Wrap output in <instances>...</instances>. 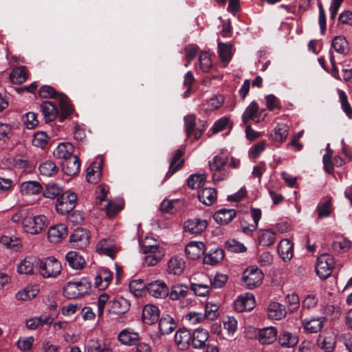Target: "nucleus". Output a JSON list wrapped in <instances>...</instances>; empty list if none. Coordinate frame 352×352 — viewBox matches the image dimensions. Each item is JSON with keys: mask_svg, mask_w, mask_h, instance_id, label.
<instances>
[{"mask_svg": "<svg viewBox=\"0 0 352 352\" xmlns=\"http://www.w3.org/2000/svg\"><path fill=\"white\" fill-rule=\"evenodd\" d=\"M91 285V282L87 277H83L79 280L69 281L63 287V294L69 299L77 298L87 293Z\"/></svg>", "mask_w": 352, "mask_h": 352, "instance_id": "1", "label": "nucleus"}, {"mask_svg": "<svg viewBox=\"0 0 352 352\" xmlns=\"http://www.w3.org/2000/svg\"><path fill=\"white\" fill-rule=\"evenodd\" d=\"M38 272L44 278H56L61 272L60 263L54 257L38 259Z\"/></svg>", "mask_w": 352, "mask_h": 352, "instance_id": "2", "label": "nucleus"}, {"mask_svg": "<svg viewBox=\"0 0 352 352\" xmlns=\"http://www.w3.org/2000/svg\"><path fill=\"white\" fill-rule=\"evenodd\" d=\"M24 230L31 234H38L47 226V219L44 215L28 216L22 220Z\"/></svg>", "mask_w": 352, "mask_h": 352, "instance_id": "3", "label": "nucleus"}, {"mask_svg": "<svg viewBox=\"0 0 352 352\" xmlns=\"http://www.w3.org/2000/svg\"><path fill=\"white\" fill-rule=\"evenodd\" d=\"M77 195L74 192H65L56 199V209L61 214L72 212L76 205Z\"/></svg>", "mask_w": 352, "mask_h": 352, "instance_id": "4", "label": "nucleus"}, {"mask_svg": "<svg viewBox=\"0 0 352 352\" xmlns=\"http://www.w3.org/2000/svg\"><path fill=\"white\" fill-rule=\"evenodd\" d=\"M265 109H260L258 104L255 101H252L245 108L242 115V121L245 124H247L250 120L259 123L265 119Z\"/></svg>", "mask_w": 352, "mask_h": 352, "instance_id": "5", "label": "nucleus"}, {"mask_svg": "<svg viewBox=\"0 0 352 352\" xmlns=\"http://www.w3.org/2000/svg\"><path fill=\"white\" fill-rule=\"evenodd\" d=\"M334 265L333 256L329 254H323L317 258L316 272L321 278H327L331 274Z\"/></svg>", "mask_w": 352, "mask_h": 352, "instance_id": "6", "label": "nucleus"}, {"mask_svg": "<svg viewBox=\"0 0 352 352\" xmlns=\"http://www.w3.org/2000/svg\"><path fill=\"white\" fill-rule=\"evenodd\" d=\"M142 252L146 255L144 262L148 266L155 265L164 256V252L158 245H143Z\"/></svg>", "mask_w": 352, "mask_h": 352, "instance_id": "7", "label": "nucleus"}, {"mask_svg": "<svg viewBox=\"0 0 352 352\" xmlns=\"http://www.w3.org/2000/svg\"><path fill=\"white\" fill-rule=\"evenodd\" d=\"M263 279V274L258 267L247 268L243 274V280L248 289L258 287Z\"/></svg>", "mask_w": 352, "mask_h": 352, "instance_id": "8", "label": "nucleus"}, {"mask_svg": "<svg viewBox=\"0 0 352 352\" xmlns=\"http://www.w3.org/2000/svg\"><path fill=\"white\" fill-rule=\"evenodd\" d=\"M197 117L195 114H189L184 118V129L187 138L193 135L195 140H198L204 133L205 129H195Z\"/></svg>", "mask_w": 352, "mask_h": 352, "instance_id": "9", "label": "nucleus"}, {"mask_svg": "<svg viewBox=\"0 0 352 352\" xmlns=\"http://www.w3.org/2000/svg\"><path fill=\"white\" fill-rule=\"evenodd\" d=\"M327 318L324 316L311 317L302 320V326L305 332L308 333H316L324 327Z\"/></svg>", "mask_w": 352, "mask_h": 352, "instance_id": "10", "label": "nucleus"}, {"mask_svg": "<svg viewBox=\"0 0 352 352\" xmlns=\"http://www.w3.org/2000/svg\"><path fill=\"white\" fill-rule=\"evenodd\" d=\"M70 243L74 247L82 249L89 243V236L86 229L76 228L70 236Z\"/></svg>", "mask_w": 352, "mask_h": 352, "instance_id": "11", "label": "nucleus"}, {"mask_svg": "<svg viewBox=\"0 0 352 352\" xmlns=\"http://www.w3.org/2000/svg\"><path fill=\"white\" fill-rule=\"evenodd\" d=\"M255 306V299L252 294L245 293L234 301V307L237 312L252 310Z\"/></svg>", "mask_w": 352, "mask_h": 352, "instance_id": "12", "label": "nucleus"}, {"mask_svg": "<svg viewBox=\"0 0 352 352\" xmlns=\"http://www.w3.org/2000/svg\"><path fill=\"white\" fill-rule=\"evenodd\" d=\"M208 227V221L199 218L190 219L184 222V229L191 234H199Z\"/></svg>", "mask_w": 352, "mask_h": 352, "instance_id": "13", "label": "nucleus"}, {"mask_svg": "<svg viewBox=\"0 0 352 352\" xmlns=\"http://www.w3.org/2000/svg\"><path fill=\"white\" fill-rule=\"evenodd\" d=\"M109 311L116 315L124 314L127 312L130 308L129 301L122 296H117L110 300Z\"/></svg>", "mask_w": 352, "mask_h": 352, "instance_id": "14", "label": "nucleus"}, {"mask_svg": "<svg viewBox=\"0 0 352 352\" xmlns=\"http://www.w3.org/2000/svg\"><path fill=\"white\" fill-rule=\"evenodd\" d=\"M150 295L155 298H162L168 295V288L166 284L162 280H155L150 283L146 287Z\"/></svg>", "mask_w": 352, "mask_h": 352, "instance_id": "15", "label": "nucleus"}, {"mask_svg": "<svg viewBox=\"0 0 352 352\" xmlns=\"http://www.w3.org/2000/svg\"><path fill=\"white\" fill-rule=\"evenodd\" d=\"M67 235V228L63 223L50 227L47 232V239L50 243H56Z\"/></svg>", "mask_w": 352, "mask_h": 352, "instance_id": "16", "label": "nucleus"}, {"mask_svg": "<svg viewBox=\"0 0 352 352\" xmlns=\"http://www.w3.org/2000/svg\"><path fill=\"white\" fill-rule=\"evenodd\" d=\"M184 154V150L179 148L176 150L173 155V157L170 162L169 169L166 173V179L171 177L175 172L181 169L183 166L184 160L182 159Z\"/></svg>", "mask_w": 352, "mask_h": 352, "instance_id": "17", "label": "nucleus"}, {"mask_svg": "<svg viewBox=\"0 0 352 352\" xmlns=\"http://www.w3.org/2000/svg\"><path fill=\"white\" fill-rule=\"evenodd\" d=\"M60 107V112L59 113L58 118L60 122H63L65 118L70 116L73 111L74 108L70 102L69 98L64 94L58 95L56 100Z\"/></svg>", "mask_w": 352, "mask_h": 352, "instance_id": "18", "label": "nucleus"}, {"mask_svg": "<svg viewBox=\"0 0 352 352\" xmlns=\"http://www.w3.org/2000/svg\"><path fill=\"white\" fill-rule=\"evenodd\" d=\"M41 111L46 122L54 121L59 115L57 107L51 101L45 100L40 104Z\"/></svg>", "mask_w": 352, "mask_h": 352, "instance_id": "19", "label": "nucleus"}, {"mask_svg": "<svg viewBox=\"0 0 352 352\" xmlns=\"http://www.w3.org/2000/svg\"><path fill=\"white\" fill-rule=\"evenodd\" d=\"M68 265L73 270H80L85 267L86 261L83 256L76 251H69L65 255Z\"/></svg>", "mask_w": 352, "mask_h": 352, "instance_id": "20", "label": "nucleus"}, {"mask_svg": "<svg viewBox=\"0 0 352 352\" xmlns=\"http://www.w3.org/2000/svg\"><path fill=\"white\" fill-rule=\"evenodd\" d=\"M96 251L100 254L106 255L113 258L118 249L109 239H103L97 244Z\"/></svg>", "mask_w": 352, "mask_h": 352, "instance_id": "21", "label": "nucleus"}, {"mask_svg": "<svg viewBox=\"0 0 352 352\" xmlns=\"http://www.w3.org/2000/svg\"><path fill=\"white\" fill-rule=\"evenodd\" d=\"M185 251L189 258L196 260L204 254L205 245L201 241H190L186 245Z\"/></svg>", "mask_w": 352, "mask_h": 352, "instance_id": "22", "label": "nucleus"}, {"mask_svg": "<svg viewBox=\"0 0 352 352\" xmlns=\"http://www.w3.org/2000/svg\"><path fill=\"white\" fill-rule=\"evenodd\" d=\"M192 335L186 328H180L175 335V342L180 350L186 349L190 343Z\"/></svg>", "mask_w": 352, "mask_h": 352, "instance_id": "23", "label": "nucleus"}, {"mask_svg": "<svg viewBox=\"0 0 352 352\" xmlns=\"http://www.w3.org/2000/svg\"><path fill=\"white\" fill-rule=\"evenodd\" d=\"M160 317L158 307L153 305H146L142 309V320L145 324H153Z\"/></svg>", "mask_w": 352, "mask_h": 352, "instance_id": "24", "label": "nucleus"}, {"mask_svg": "<svg viewBox=\"0 0 352 352\" xmlns=\"http://www.w3.org/2000/svg\"><path fill=\"white\" fill-rule=\"evenodd\" d=\"M139 338V333L130 328H126L122 330L118 336L119 342L122 344L126 346L135 344Z\"/></svg>", "mask_w": 352, "mask_h": 352, "instance_id": "25", "label": "nucleus"}, {"mask_svg": "<svg viewBox=\"0 0 352 352\" xmlns=\"http://www.w3.org/2000/svg\"><path fill=\"white\" fill-rule=\"evenodd\" d=\"M112 278V272L107 268H102L95 278V287L100 290L104 289L108 287Z\"/></svg>", "mask_w": 352, "mask_h": 352, "instance_id": "26", "label": "nucleus"}, {"mask_svg": "<svg viewBox=\"0 0 352 352\" xmlns=\"http://www.w3.org/2000/svg\"><path fill=\"white\" fill-rule=\"evenodd\" d=\"M277 337V330L274 327H267L258 330V339L263 344L273 343Z\"/></svg>", "mask_w": 352, "mask_h": 352, "instance_id": "27", "label": "nucleus"}, {"mask_svg": "<svg viewBox=\"0 0 352 352\" xmlns=\"http://www.w3.org/2000/svg\"><path fill=\"white\" fill-rule=\"evenodd\" d=\"M36 266L38 267V258L27 256L17 265V272L22 274H31Z\"/></svg>", "mask_w": 352, "mask_h": 352, "instance_id": "28", "label": "nucleus"}, {"mask_svg": "<svg viewBox=\"0 0 352 352\" xmlns=\"http://www.w3.org/2000/svg\"><path fill=\"white\" fill-rule=\"evenodd\" d=\"M276 232L272 229H260L257 233L258 244L263 246H270L276 241Z\"/></svg>", "mask_w": 352, "mask_h": 352, "instance_id": "29", "label": "nucleus"}, {"mask_svg": "<svg viewBox=\"0 0 352 352\" xmlns=\"http://www.w3.org/2000/svg\"><path fill=\"white\" fill-rule=\"evenodd\" d=\"M80 167L79 159L76 155H72L62 163L63 170L68 175L77 174L80 170Z\"/></svg>", "mask_w": 352, "mask_h": 352, "instance_id": "30", "label": "nucleus"}, {"mask_svg": "<svg viewBox=\"0 0 352 352\" xmlns=\"http://www.w3.org/2000/svg\"><path fill=\"white\" fill-rule=\"evenodd\" d=\"M236 217L234 209L222 208L214 212L213 218L220 225L229 223Z\"/></svg>", "mask_w": 352, "mask_h": 352, "instance_id": "31", "label": "nucleus"}, {"mask_svg": "<svg viewBox=\"0 0 352 352\" xmlns=\"http://www.w3.org/2000/svg\"><path fill=\"white\" fill-rule=\"evenodd\" d=\"M278 252L283 261H289L294 256L293 243L287 239H283L278 245Z\"/></svg>", "mask_w": 352, "mask_h": 352, "instance_id": "32", "label": "nucleus"}, {"mask_svg": "<svg viewBox=\"0 0 352 352\" xmlns=\"http://www.w3.org/2000/svg\"><path fill=\"white\" fill-rule=\"evenodd\" d=\"M74 146L69 142H61L58 144L54 151V156L58 159L64 160L74 155Z\"/></svg>", "mask_w": 352, "mask_h": 352, "instance_id": "33", "label": "nucleus"}, {"mask_svg": "<svg viewBox=\"0 0 352 352\" xmlns=\"http://www.w3.org/2000/svg\"><path fill=\"white\" fill-rule=\"evenodd\" d=\"M209 334L207 330L204 329H196L191 338L192 346L195 349L203 348L206 345Z\"/></svg>", "mask_w": 352, "mask_h": 352, "instance_id": "34", "label": "nucleus"}, {"mask_svg": "<svg viewBox=\"0 0 352 352\" xmlns=\"http://www.w3.org/2000/svg\"><path fill=\"white\" fill-rule=\"evenodd\" d=\"M286 314L285 307L278 302H271L267 307V316L270 319L281 320Z\"/></svg>", "mask_w": 352, "mask_h": 352, "instance_id": "35", "label": "nucleus"}, {"mask_svg": "<svg viewBox=\"0 0 352 352\" xmlns=\"http://www.w3.org/2000/svg\"><path fill=\"white\" fill-rule=\"evenodd\" d=\"M199 200L206 206H211L217 199V191L212 188H205L198 192Z\"/></svg>", "mask_w": 352, "mask_h": 352, "instance_id": "36", "label": "nucleus"}, {"mask_svg": "<svg viewBox=\"0 0 352 352\" xmlns=\"http://www.w3.org/2000/svg\"><path fill=\"white\" fill-rule=\"evenodd\" d=\"M177 327L174 319L169 315L162 316L159 320V329L162 334H169Z\"/></svg>", "mask_w": 352, "mask_h": 352, "instance_id": "37", "label": "nucleus"}, {"mask_svg": "<svg viewBox=\"0 0 352 352\" xmlns=\"http://www.w3.org/2000/svg\"><path fill=\"white\" fill-rule=\"evenodd\" d=\"M101 175V166L98 163L94 162L87 168L86 179L89 183L96 184L100 181Z\"/></svg>", "mask_w": 352, "mask_h": 352, "instance_id": "38", "label": "nucleus"}, {"mask_svg": "<svg viewBox=\"0 0 352 352\" xmlns=\"http://www.w3.org/2000/svg\"><path fill=\"white\" fill-rule=\"evenodd\" d=\"M298 342V338L292 333L283 331L278 336V343L283 347H293Z\"/></svg>", "mask_w": 352, "mask_h": 352, "instance_id": "39", "label": "nucleus"}, {"mask_svg": "<svg viewBox=\"0 0 352 352\" xmlns=\"http://www.w3.org/2000/svg\"><path fill=\"white\" fill-rule=\"evenodd\" d=\"M185 268L184 261L179 257H172L168 264V272L174 275H180Z\"/></svg>", "mask_w": 352, "mask_h": 352, "instance_id": "40", "label": "nucleus"}, {"mask_svg": "<svg viewBox=\"0 0 352 352\" xmlns=\"http://www.w3.org/2000/svg\"><path fill=\"white\" fill-rule=\"evenodd\" d=\"M223 257V250L219 248H216L210 250L209 253L205 256L204 261L205 263L213 265L221 261Z\"/></svg>", "mask_w": 352, "mask_h": 352, "instance_id": "41", "label": "nucleus"}, {"mask_svg": "<svg viewBox=\"0 0 352 352\" xmlns=\"http://www.w3.org/2000/svg\"><path fill=\"white\" fill-rule=\"evenodd\" d=\"M189 291L187 285L182 284H176L172 286L170 293L168 292L169 297L173 300H178L184 298Z\"/></svg>", "mask_w": 352, "mask_h": 352, "instance_id": "42", "label": "nucleus"}, {"mask_svg": "<svg viewBox=\"0 0 352 352\" xmlns=\"http://www.w3.org/2000/svg\"><path fill=\"white\" fill-rule=\"evenodd\" d=\"M331 47L341 54H346L349 51L348 41L343 36H336L331 43Z\"/></svg>", "mask_w": 352, "mask_h": 352, "instance_id": "43", "label": "nucleus"}, {"mask_svg": "<svg viewBox=\"0 0 352 352\" xmlns=\"http://www.w3.org/2000/svg\"><path fill=\"white\" fill-rule=\"evenodd\" d=\"M38 169L41 175L45 177H52L58 171V166L52 160H45L41 162Z\"/></svg>", "mask_w": 352, "mask_h": 352, "instance_id": "44", "label": "nucleus"}, {"mask_svg": "<svg viewBox=\"0 0 352 352\" xmlns=\"http://www.w3.org/2000/svg\"><path fill=\"white\" fill-rule=\"evenodd\" d=\"M12 82L21 84L24 82L27 78L26 67L24 66L14 68L10 75Z\"/></svg>", "mask_w": 352, "mask_h": 352, "instance_id": "45", "label": "nucleus"}, {"mask_svg": "<svg viewBox=\"0 0 352 352\" xmlns=\"http://www.w3.org/2000/svg\"><path fill=\"white\" fill-rule=\"evenodd\" d=\"M218 50L221 60L226 63H228L232 56V45L230 43L218 42Z\"/></svg>", "mask_w": 352, "mask_h": 352, "instance_id": "46", "label": "nucleus"}, {"mask_svg": "<svg viewBox=\"0 0 352 352\" xmlns=\"http://www.w3.org/2000/svg\"><path fill=\"white\" fill-rule=\"evenodd\" d=\"M289 134V126L286 124H279L274 129L273 138L276 142H284Z\"/></svg>", "mask_w": 352, "mask_h": 352, "instance_id": "47", "label": "nucleus"}, {"mask_svg": "<svg viewBox=\"0 0 352 352\" xmlns=\"http://www.w3.org/2000/svg\"><path fill=\"white\" fill-rule=\"evenodd\" d=\"M206 179L204 174H192L187 179V184L190 188L197 189L202 187Z\"/></svg>", "mask_w": 352, "mask_h": 352, "instance_id": "48", "label": "nucleus"}, {"mask_svg": "<svg viewBox=\"0 0 352 352\" xmlns=\"http://www.w3.org/2000/svg\"><path fill=\"white\" fill-rule=\"evenodd\" d=\"M41 189L40 184L34 181L23 182L21 185V190L23 194L35 195L39 192Z\"/></svg>", "mask_w": 352, "mask_h": 352, "instance_id": "49", "label": "nucleus"}, {"mask_svg": "<svg viewBox=\"0 0 352 352\" xmlns=\"http://www.w3.org/2000/svg\"><path fill=\"white\" fill-rule=\"evenodd\" d=\"M316 210L318 218L320 219L329 216L333 210L331 199H327L323 201L320 202L317 206Z\"/></svg>", "mask_w": 352, "mask_h": 352, "instance_id": "50", "label": "nucleus"}, {"mask_svg": "<svg viewBox=\"0 0 352 352\" xmlns=\"http://www.w3.org/2000/svg\"><path fill=\"white\" fill-rule=\"evenodd\" d=\"M63 190L54 183H49L46 185L45 190H43V196L49 199H54L58 197L63 192Z\"/></svg>", "mask_w": 352, "mask_h": 352, "instance_id": "51", "label": "nucleus"}, {"mask_svg": "<svg viewBox=\"0 0 352 352\" xmlns=\"http://www.w3.org/2000/svg\"><path fill=\"white\" fill-rule=\"evenodd\" d=\"M318 346L325 352H333L335 348V340L331 337L320 335L318 340Z\"/></svg>", "mask_w": 352, "mask_h": 352, "instance_id": "52", "label": "nucleus"}, {"mask_svg": "<svg viewBox=\"0 0 352 352\" xmlns=\"http://www.w3.org/2000/svg\"><path fill=\"white\" fill-rule=\"evenodd\" d=\"M37 294L38 289L28 286L16 293V298L19 300H30L36 297Z\"/></svg>", "mask_w": 352, "mask_h": 352, "instance_id": "53", "label": "nucleus"}, {"mask_svg": "<svg viewBox=\"0 0 352 352\" xmlns=\"http://www.w3.org/2000/svg\"><path fill=\"white\" fill-rule=\"evenodd\" d=\"M338 94L339 96V100L341 104V108L343 111L346 113L349 119L352 118V107L349 104L347 98V96L345 92L342 90L338 89Z\"/></svg>", "mask_w": 352, "mask_h": 352, "instance_id": "54", "label": "nucleus"}, {"mask_svg": "<svg viewBox=\"0 0 352 352\" xmlns=\"http://www.w3.org/2000/svg\"><path fill=\"white\" fill-rule=\"evenodd\" d=\"M87 352H111L109 349L106 347L97 339H91L87 344Z\"/></svg>", "mask_w": 352, "mask_h": 352, "instance_id": "55", "label": "nucleus"}, {"mask_svg": "<svg viewBox=\"0 0 352 352\" xmlns=\"http://www.w3.org/2000/svg\"><path fill=\"white\" fill-rule=\"evenodd\" d=\"M228 162V157L223 155H216L212 161L209 162L210 169L212 171L219 172Z\"/></svg>", "mask_w": 352, "mask_h": 352, "instance_id": "56", "label": "nucleus"}, {"mask_svg": "<svg viewBox=\"0 0 352 352\" xmlns=\"http://www.w3.org/2000/svg\"><path fill=\"white\" fill-rule=\"evenodd\" d=\"M61 93L57 92L54 87L50 85H43L38 90V95L43 98H54L58 99V95Z\"/></svg>", "mask_w": 352, "mask_h": 352, "instance_id": "57", "label": "nucleus"}, {"mask_svg": "<svg viewBox=\"0 0 352 352\" xmlns=\"http://www.w3.org/2000/svg\"><path fill=\"white\" fill-rule=\"evenodd\" d=\"M210 287L214 289L223 287L228 281V276L223 274H216L210 277Z\"/></svg>", "mask_w": 352, "mask_h": 352, "instance_id": "58", "label": "nucleus"}, {"mask_svg": "<svg viewBox=\"0 0 352 352\" xmlns=\"http://www.w3.org/2000/svg\"><path fill=\"white\" fill-rule=\"evenodd\" d=\"M48 140V135L45 132L38 131L34 135L32 144L36 147L43 148L47 145Z\"/></svg>", "mask_w": 352, "mask_h": 352, "instance_id": "59", "label": "nucleus"}, {"mask_svg": "<svg viewBox=\"0 0 352 352\" xmlns=\"http://www.w3.org/2000/svg\"><path fill=\"white\" fill-rule=\"evenodd\" d=\"M200 69L205 73L208 72L212 67V60L210 55L206 52H202L199 56Z\"/></svg>", "mask_w": 352, "mask_h": 352, "instance_id": "60", "label": "nucleus"}, {"mask_svg": "<svg viewBox=\"0 0 352 352\" xmlns=\"http://www.w3.org/2000/svg\"><path fill=\"white\" fill-rule=\"evenodd\" d=\"M0 243L11 249H17L21 246V241L16 236H3L0 238Z\"/></svg>", "mask_w": 352, "mask_h": 352, "instance_id": "61", "label": "nucleus"}, {"mask_svg": "<svg viewBox=\"0 0 352 352\" xmlns=\"http://www.w3.org/2000/svg\"><path fill=\"white\" fill-rule=\"evenodd\" d=\"M124 207L122 201L119 202H114L113 201H109L106 206V213L109 217H113L118 212H119Z\"/></svg>", "mask_w": 352, "mask_h": 352, "instance_id": "62", "label": "nucleus"}, {"mask_svg": "<svg viewBox=\"0 0 352 352\" xmlns=\"http://www.w3.org/2000/svg\"><path fill=\"white\" fill-rule=\"evenodd\" d=\"M13 135V127L9 124L0 122V140L6 142Z\"/></svg>", "mask_w": 352, "mask_h": 352, "instance_id": "63", "label": "nucleus"}, {"mask_svg": "<svg viewBox=\"0 0 352 352\" xmlns=\"http://www.w3.org/2000/svg\"><path fill=\"white\" fill-rule=\"evenodd\" d=\"M331 247L334 251L339 252H345L350 250L351 242L346 239L333 241Z\"/></svg>", "mask_w": 352, "mask_h": 352, "instance_id": "64", "label": "nucleus"}]
</instances>
